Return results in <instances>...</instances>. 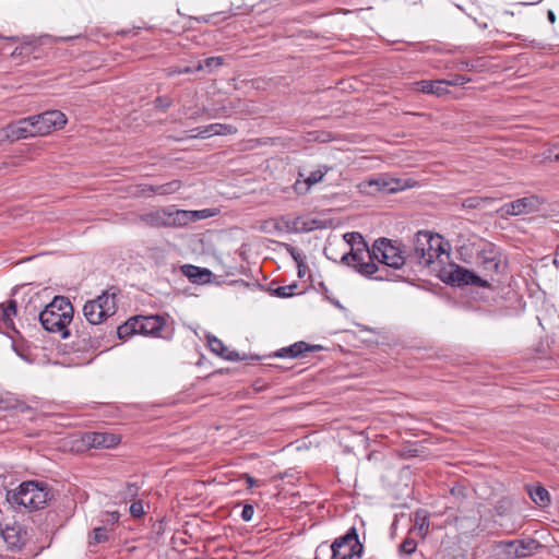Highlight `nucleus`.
I'll list each match as a JSON object with an SVG mask.
<instances>
[{
  "mask_svg": "<svg viewBox=\"0 0 559 559\" xmlns=\"http://www.w3.org/2000/svg\"><path fill=\"white\" fill-rule=\"evenodd\" d=\"M344 241L350 247L348 252H345L341 262L354 267L360 275L378 281H383L386 276L377 274L380 272L379 266L370 261V249L368 248L364 237L356 231L346 233L343 236Z\"/></svg>",
  "mask_w": 559,
  "mask_h": 559,
  "instance_id": "obj_1",
  "label": "nucleus"
},
{
  "mask_svg": "<svg viewBox=\"0 0 559 559\" xmlns=\"http://www.w3.org/2000/svg\"><path fill=\"white\" fill-rule=\"evenodd\" d=\"M73 313L70 300L64 296H56L39 313V321L46 331L60 333L62 338H67L70 335L68 325L73 319Z\"/></svg>",
  "mask_w": 559,
  "mask_h": 559,
  "instance_id": "obj_2",
  "label": "nucleus"
},
{
  "mask_svg": "<svg viewBox=\"0 0 559 559\" xmlns=\"http://www.w3.org/2000/svg\"><path fill=\"white\" fill-rule=\"evenodd\" d=\"M51 499L47 484L43 481H24L15 490L7 493V501L13 507H23L29 511L38 510Z\"/></svg>",
  "mask_w": 559,
  "mask_h": 559,
  "instance_id": "obj_3",
  "label": "nucleus"
},
{
  "mask_svg": "<svg viewBox=\"0 0 559 559\" xmlns=\"http://www.w3.org/2000/svg\"><path fill=\"white\" fill-rule=\"evenodd\" d=\"M414 258L424 266L432 265L436 260L441 263L449 259V252L444 248L441 236L429 231H418L414 240Z\"/></svg>",
  "mask_w": 559,
  "mask_h": 559,
  "instance_id": "obj_4",
  "label": "nucleus"
},
{
  "mask_svg": "<svg viewBox=\"0 0 559 559\" xmlns=\"http://www.w3.org/2000/svg\"><path fill=\"white\" fill-rule=\"evenodd\" d=\"M116 310V294L110 290H105L96 298L87 300L84 304L83 316L91 325H98L112 317Z\"/></svg>",
  "mask_w": 559,
  "mask_h": 559,
  "instance_id": "obj_5",
  "label": "nucleus"
},
{
  "mask_svg": "<svg viewBox=\"0 0 559 559\" xmlns=\"http://www.w3.org/2000/svg\"><path fill=\"white\" fill-rule=\"evenodd\" d=\"M370 261L392 269H401L405 264V254L401 243L388 238L377 239L370 249Z\"/></svg>",
  "mask_w": 559,
  "mask_h": 559,
  "instance_id": "obj_6",
  "label": "nucleus"
},
{
  "mask_svg": "<svg viewBox=\"0 0 559 559\" xmlns=\"http://www.w3.org/2000/svg\"><path fill=\"white\" fill-rule=\"evenodd\" d=\"M332 559H353L360 557L362 545L359 543L355 527H352L344 536L336 538L331 545Z\"/></svg>",
  "mask_w": 559,
  "mask_h": 559,
  "instance_id": "obj_7",
  "label": "nucleus"
},
{
  "mask_svg": "<svg viewBox=\"0 0 559 559\" xmlns=\"http://www.w3.org/2000/svg\"><path fill=\"white\" fill-rule=\"evenodd\" d=\"M81 35L80 34H75V35H69V36H61V37H53L51 35H41L39 37H35V36H25L23 37L22 39H20L19 37H0V39H7V40H11V41H20L22 40V44L21 46L16 47L12 52H11V56L13 58H17V57H23V56H27L29 55L32 51H33V48L38 46V45H44V44H47V43H57V41H69V40H72L74 38H79Z\"/></svg>",
  "mask_w": 559,
  "mask_h": 559,
  "instance_id": "obj_8",
  "label": "nucleus"
},
{
  "mask_svg": "<svg viewBox=\"0 0 559 559\" xmlns=\"http://www.w3.org/2000/svg\"><path fill=\"white\" fill-rule=\"evenodd\" d=\"M29 118L35 136L46 135L53 130L63 128L67 123V117L60 110H48Z\"/></svg>",
  "mask_w": 559,
  "mask_h": 559,
  "instance_id": "obj_9",
  "label": "nucleus"
},
{
  "mask_svg": "<svg viewBox=\"0 0 559 559\" xmlns=\"http://www.w3.org/2000/svg\"><path fill=\"white\" fill-rule=\"evenodd\" d=\"M441 278L444 283L456 286L471 284L479 287L489 286L486 280H483L472 271L456 264H451L449 269L443 270Z\"/></svg>",
  "mask_w": 559,
  "mask_h": 559,
  "instance_id": "obj_10",
  "label": "nucleus"
},
{
  "mask_svg": "<svg viewBox=\"0 0 559 559\" xmlns=\"http://www.w3.org/2000/svg\"><path fill=\"white\" fill-rule=\"evenodd\" d=\"M0 537L10 551L21 550L28 539L26 528L17 522L7 524L0 530Z\"/></svg>",
  "mask_w": 559,
  "mask_h": 559,
  "instance_id": "obj_11",
  "label": "nucleus"
},
{
  "mask_svg": "<svg viewBox=\"0 0 559 559\" xmlns=\"http://www.w3.org/2000/svg\"><path fill=\"white\" fill-rule=\"evenodd\" d=\"M539 207V200L535 195L525 197L503 204L499 210L501 216H518L536 212Z\"/></svg>",
  "mask_w": 559,
  "mask_h": 559,
  "instance_id": "obj_12",
  "label": "nucleus"
},
{
  "mask_svg": "<svg viewBox=\"0 0 559 559\" xmlns=\"http://www.w3.org/2000/svg\"><path fill=\"white\" fill-rule=\"evenodd\" d=\"M82 440L83 443L90 448L110 449L118 445L121 441V438L119 435L111 432L93 431L86 432Z\"/></svg>",
  "mask_w": 559,
  "mask_h": 559,
  "instance_id": "obj_13",
  "label": "nucleus"
},
{
  "mask_svg": "<svg viewBox=\"0 0 559 559\" xmlns=\"http://www.w3.org/2000/svg\"><path fill=\"white\" fill-rule=\"evenodd\" d=\"M321 349V345H310L304 341H300L287 347L281 348L274 354V356L280 358H302L306 357L309 353L320 352Z\"/></svg>",
  "mask_w": 559,
  "mask_h": 559,
  "instance_id": "obj_14",
  "label": "nucleus"
},
{
  "mask_svg": "<svg viewBox=\"0 0 559 559\" xmlns=\"http://www.w3.org/2000/svg\"><path fill=\"white\" fill-rule=\"evenodd\" d=\"M138 322V331L140 334L145 336H160V332L165 326V319L160 316H138L136 317Z\"/></svg>",
  "mask_w": 559,
  "mask_h": 559,
  "instance_id": "obj_15",
  "label": "nucleus"
},
{
  "mask_svg": "<svg viewBox=\"0 0 559 559\" xmlns=\"http://www.w3.org/2000/svg\"><path fill=\"white\" fill-rule=\"evenodd\" d=\"M330 169L331 168L328 166H320L318 169L311 171L304 180H297L294 183V190L298 194H306L313 185L322 181Z\"/></svg>",
  "mask_w": 559,
  "mask_h": 559,
  "instance_id": "obj_16",
  "label": "nucleus"
},
{
  "mask_svg": "<svg viewBox=\"0 0 559 559\" xmlns=\"http://www.w3.org/2000/svg\"><path fill=\"white\" fill-rule=\"evenodd\" d=\"M167 211L169 214V226H183L189 222L195 221L197 218L206 217L205 215H202L204 211H185L177 210L174 206H168Z\"/></svg>",
  "mask_w": 559,
  "mask_h": 559,
  "instance_id": "obj_17",
  "label": "nucleus"
},
{
  "mask_svg": "<svg viewBox=\"0 0 559 559\" xmlns=\"http://www.w3.org/2000/svg\"><path fill=\"white\" fill-rule=\"evenodd\" d=\"M207 345L210 350L215 355L230 361H238L245 359V356H241L238 352L229 349L224 343L214 335H207Z\"/></svg>",
  "mask_w": 559,
  "mask_h": 559,
  "instance_id": "obj_18",
  "label": "nucleus"
},
{
  "mask_svg": "<svg viewBox=\"0 0 559 559\" xmlns=\"http://www.w3.org/2000/svg\"><path fill=\"white\" fill-rule=\"evenodd\" d=\"M33 126L31 122V118H23L14 123L8 124V132L10 133V141H17L21 139L33 138L35 133H33Z\"/></svg>",
  "mask_w": 559,
  "mask_h": 559,
  "instance_id": "obj_19",
  "label": "nucleus"
},
{
  "mask_svg": "<svg viewBox=\"0 0 559 559\" xmlns=\"http://www.w3.org/2000/svg\"><path fill=\"white\" fill-rule=\"evenodd\" d=\"M537 548L538 543L535 539L513 540L507 544L508 554L514 555L515 558L531 556Z\"/></svg>",
  "mask_w": 559,
  "mask_h": 559,
  "instance_id": "obj_20",
  "label": "nucleus"
},
{
  "mask_svg": "<svg viewBox=\"0 0 559 559\" xmlns=\"http://www.w3.org/2000/svg\"><path fill=\"white\" fill-rule=\"evenodd\" d=\"M167 207L158 209L139 216V221L151 227H169Z\"/></svg>",
  "mask_w": 559,
  "mask_h": 559,
  "instance_id": "obj_21",
  "label": "nucleus"
},
{
  "mask_svg": "<svg viewBox=\"0 0 559 559\" xmlns=\"http://www.w3.org/2000/svg\"><path fill=\"white\" fill-rule=\"evenodd\" d=\"M181 272L194 284H206L212 277V272L209 269L199 267L192 264L182 265Z\"/></svg>",
  "mask_w": 559,
  "mask_h": 559,
  "instance_id": "obj_22",
  "label": "nucleus"
},
{
  "mask_svg": "<svg viewBox=\"0 0 559 559\" xmlns=\"http://www.w3.org/2000/svg\"><path fill=\"white\" fill-rule=\"evenodd\" d=\"M16 314V301L9 300L7 304H0V329L14 330L13 318Z\"/></svg>",
  "mask_w": 559,
  "mask_h": 559,
  "instance_id": "obj_23",
  "label": "nucleus"
},
{
  "mask_svg": "<svg viewBox=\"0 0 559 559\" xmlns=\"http://www.w3.org/2000/svg\"><path fill=\"white\" fill-rule=\"evenodd\" d=\"M419 86V91L427 94L433 95H444L448 93L445 80H436V81H420L417 83Z\"/></svg>",
  "mask_w": 559,
  "mask_h": 559,
  "instance_id": "obj_24",
  "label": "nucleus"
},
{
  "mask_svg": "<svg viewBox=\"0 0 559 559\" xmlns=\"http://www.w3.org/2000/svg\"><path fill=\"white\" fill-rule=\"evenodd\" d=\"M479 264L483 266V269L488 273H497L499 270V261L497 260L496 255L493 254L492 250L489 251H483L477 257Z\"/></svg>",
  "mask_w": 559,
  "mask_h": 559,
  "instance_id": "obj_25",
  "label": "nucleus"
},
{
  "mask_svg": "<svg viewBox=\"0 0 559 559\" xmlns=\"http://www.w3.org/2000/svg\"><path fill=\"white\" fill-rule=\"evenodd\" d=\"M136 317L130 318L126 323L117 328V336L120 340H127L134 334H140L138 331Z\"/></svg>",
  "mask_w": 559,
  "mask_h": 559,
  "instance_id": "obj_26",
  "label": "nucleus"
},
{
  "mask_svg": "<svg viewBox=\"0 0 559 559\" xmlns=\"http://www.w3.org/2000/svg\"><path fill=\"white\" fill-rule=\"evenodd\" d=\"M361 188L368 193H373L374 191L394 192L397 190L396 187H388V183L380 179H370L364 182Z\"/></svg>",
  "mask_w": 559,
  "mask_h": 559,
  "instance_id": "obj_27",
  "label": "nucleus"
},
{
  "mask_svg": "<svg viewBox=\"0 0 559 559\" xmlns=\"http://www.w3.org/2000/svg\"><path fill=\"white\" fill-rule=\"evenodd\" d=\"M181 187L180 181L173 180L170 182L164 183V185H157V186H150L148 190L152 193L158 194V195H166L171 194L178 191Z\"/></svg>",
  "mask_w": 559,
  "mask_h": 559,
  "instance_id": "obj_28",
  "label": "nucleus"
},
{
  "mask_svg": "<svg viewBox=\"0 0 559 559\" xmlns=\"http://www.w3.org/2000/svg\"><path fill=\"white\" fill-rule=\"evenodd\" d=\"M530 497L539 507H546L550 501L548 491L542 486L532 488Z\"/></svg>",
  "mask_w": 559,
  "mask_h": 559,
  "instance_id": "obj_29",
  "label": "nucleus"
},
{
  "mask_svg": "<svg viewBox=\"0 0 559 559\" xmlns=\"http://www.w3.org/2000/svg\"><path fill=\"white\" fill-rule=\"evenodd\" d=\"M223 63H224L223 57H210L203 61H200L195 66V70H198V71L207 70L209 72H212L215 68L223 66Z\"/></svg>",
  "mask_w": 559,
  "mask_h": 559,
  "instance_id": "obj_30",
  "label": "nucleus"
},
{
  "mask_svg": "<svg viewBox=\"0 0 559 559\" xmlns=\"http://www.w3.org/2000/svg\"><path fill=\"white\" fill-rule=\"evenodd\" d=\"M78 337L81 340V342L91 348H97L100 345V337L99 336H92L90 332L85 331V329L81 331H76Z\"/></svg>",
  "mask_w": 559,
  "mask_h": 559,
  "instance_id": "obj_31",
  "label": "nucleus"
},
{
  "mask_svg": "<svg viewBox=\"0 0 559 559\" xmlns=\"http://www.w3.org/2000/svg\"><path fill=\"white\" fill-rule=\"evenodd\" d=\"M209 129L213 131V135L234 134L237 131L236 127L226 123H212L209 124Z\"/></svg>",
  "mask_w": 559,
  "mask_h": 559,
  "instance_id": "obj_32",
  "label": "nucleus"
},
{
  "mask_svg": "<svg viewBox=\"0 0 559 559\" xmlns=\"http://www.w3.org/2000/svg\"><path fill=\"white\" fill-rule=\"evenodd\" d=\"M108 539L107 528L99 526L94 528L93 534L90 537V545H96L104 543Z\"/></svg>",
  "mask_w": 559,
  "mask_h": 559,
  "instance_id": "obj_33",
  "label": "nucleus"
},
{
  "mask_svg": "<svg viewBox=\"0 0 559 559\" xmlns=\"http://www.w3.org/2000/svg\"><path fill=\"white\" fill-rule=\"evenodd\" d=\"M318 228L317 226V222L316 221H309V222H306V221H302L300 218H297L295 222H294V229L296 231H311L313 229Z\"/></svg>",
  "mask_w": 559,
  "mask_h": 559,
  "instance_id": "obj_34",
  "label": "nucleus"
},
{
  "mask_svg": "<svg viewBox=\"0 0 559 559\" xmlns=\"http://www.w3.org/2000/svg\"><path fill=\"white\" fill-rule=\"evenodd\" d=\"M417 543L411 537H406L400 545V550L403 554L412 555L416 551Z\"/></svg>",
  "mask_w": 559,
  "mask_h": 559,
  "instance_id": "obj_35",
  "label": "nucleus"
},
{
  "mask_svg": "<svg viewBox=\"0 0 559 559\" xmlns=\"http://www.w3.org/2000/svg\"><path fill=\"white\" fill-rule=\"evenodd\" d=\"M297 287L296 284L288 286H281L275 289V293L278 297L286 298L294 295V290Z\"/></svg>",
  "mask_w": 559,
  "mask_h": 559,
  "instance_id": "obj_36",
  "label": "nucleus"
},
{
  "mask_svg": "<svg viewBox=\"0 0 559 559\" xmlns=\"http://www.w3.org/2000/svg\"><path fill=\"white\" fill-rule=\"evenodd\" d=\"M416 525H417V530L419 531V533L421 534L423 537L426 536V534L428 533V530H429V521L426 516L419 519L418 516L416 518Z\"/></svg>",
  "mask_w": 559,
  "mask_h": 559,
  "instance_id": "obj_37",
  "label": "nucleus"
},
{
  "mask_svg": "<svg viewBox=\"0 0 559 559\" xmlns=\"http://www.w3.org/2000/svg\"><path fill=\"white\" fill-rule=\"evenodd\" d=\"M284 247H285L286 251L289 253V255L294 259V261L296 263H300L301 260H304L300 251L297 248H295V247H293L292 245H288V243H285Z\"/></svg>",
  "mask_w": 559,
  "mask_h": 559,
  "instance_id": "obj_38",
  "label": "nucleus"
},
{
  "mask_svg": "<svg viewBox=\"0 0 559 559\" xmlns=\"http://www.w3.org/2000/svg\"><path fill=\"white\" fill-rule=\"evenodd\" d=\"M192 132H195V134H192L190 138L206 139V138L213 135V131H210L209 126L195 128L192 130Z\"/></svg>",
  "mask_w": 559,
  "mask_h": 559,
  "instance_id": "obj_39",
  "label": "nucleus"
},
{
  "mask_svg": "<svg viewBox=\"0 0 559 559\" xmlns=\"http://www.w3.org/2000/svg\"><path fill=\"white\" fill-rule=\"evenodd\" d=\"M471 80L464 75H455L452 80H445L447 86H460L469 82Z\"/></svg>",
  "mask_w": 559,
  "mask_h": 559,
  "instance_id": "obj_40",
  "label": "nucleus"
},
{
  "mask_svg": "<svg viewBox=\"0 0 559 559\" xmlns=\"http://www.w3.org/2000/svg\"><path fill=\"white\" fill-rule=\"evenodd\" d=\"M130 513L135 518L142 516L144 514L142 501L132 502L130 506Z\"/></svg>",
  "mask_w": 559,
  "mask_h": 559,
  "instance_id": "obj_41",
  "label": "nucleus"
},
{
  "mask_svg": "<svg viewBox=\"0 0 559 559\" xmlns=\"http://www.w3.org/2000/svg\"><path fill=\"white\" fill-rule=\"evenodd\" d=\"M154 103H155V107L156 108H159L162 110H166L167 108L170 107L171 99L168 98V97H157Z\"/></svg>",
  "mask_w": 559,
  "mask_h": 559,
  "instance_id": "obj_42",
  "label": "nucleus"
},
{
  "mask_svg": "<svg viewBox=\"0 0 559 559\" xmlns=\"http://www.w3.org/2000/svg\"><path fill=\"white\" fill-rule=\"evenodd\" d=\"M254 514V509L251 504H245L242 512H241V519L246 522H249L252 520V516Z\"/></svg>",
  "mask_w": 559,
  "mask_h": 559,
  "instance_id": "obj_43",
  "label": "nucleus"
},
{
  "mask_svg": "<svg viewBox=\"0 0 559 559\" xmlns=\"http://www.w3.org/2000/svg\"><path fill=\"white\" fill-rule=\"evenodd\" d=\"M195 70V67H185L182 69H177V70H173L171 72H169V75L171 74H188V73H193Z\"/></svg>",
  "mask_w": 559,
  "mask_h": 559,
  "instance_id": "obj_44",
  "label": "nucleus"
},
{
  "mask_svg": "<svg viewBox=\"0 0 559 559\" xmlns=\"http://www.w3.org/2000/svg\"><path fill=\"white\" fill-rule=\"evenodd\" d=\"M548 157L554 158V160L559 162V144H554L549 150Z\"/></svg>",
  "mask_w": 559,
  "mask_h": 559,
  "instance_id": "obj_45",
  "label": "nucleus"
},
{
  "mask_svg": "<svg viewBox=\"0 0 559 559\" xmlns=\"http://www.w3.org/2000/svg\"><path fill=\"white\" fill-rule=\"evenodd\" d=\"M242 478L245 479L248 488H252L253 486L257 485V479H254L252 476H250L249 474H243L242 475Z\"/></svg>",
  "mask_w": 559,
  "mask_h": 559,
  "instance_id": "obj_46",
  "label": "nucleus"
},
{
  "mask_svg": "<svg viewBox=\"0 0 559 559\" xmlns=\"http://www.w3.org/2000/svg\"><path fill=\"white\" fill-rule=\"evenodd\" d=\"M10 141V133L8 132V126L0 129V143Z\"/></svg>",
  "mask_w": 559,
  "mask_h": 559,
  "instance_id": "obj_47",
  "label": "nucleus"
},
{
  "mask_svg": "<svg viewBox=\"0 0 559 559\" xmlns=\"http://www.w3.org/2000/svg\"><path fill=\"white\" fill-rule=\"evenodd\" d=\"M298 267V276L302 277L306 273L307 265L304 260L300 263H296Z\"/></svg>",
  "mask_w": 559,
  "mask_h": 559,
  "instance_id": "obj_48",
  "label": "nucleus"
},
{
  "mask_svg": "<svg viewBox=\"0 0 559 559\" xmlns=\"http://www.w3.org/2000/svg\"><path fill=\"white\" fill-rule=\"evenodd\" d=\"M547 17H548V20H549V22H550V23H552V24H554V23L556 22V15H555L554 11L549 10V11L547 12Z\"/></svg>",
  "mask_w": 559,
  "mask_h": 559,
  "instance_id": "obj_49",
  "label": "nucleus"
},
{
  "mask_svg": "<svg viewBox=\"0 0 559 559\" xmlns=\"http://www.w3.org/2000/svg\"><path fill=\"white\" fill-rule=\"evenodd\" d=\"M9 406H10V403L8 401L0 399V408H8Z\"/></svg>",
  "mask_w": 559,
  "mask_h": 559,
  "instance_id": "obj_50",
  "label": "nucleus"
},
{
  "mask_svg": "<svg viewBox=\"0 0 559 559\" xmlns=\"http://www.w3.org/2000/svg\"><path fill=\"white\" fill-rule=\"evenodd\" d=\"M129 495L134 496L136 493V487L135 486H129Z\"/></svg>",
  "mask_w": 559,
  "mask_h": 559,
  "instance_id": "obj_51",
  "label": "nucleus"
}]
</instances>
